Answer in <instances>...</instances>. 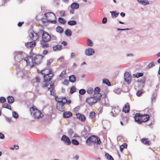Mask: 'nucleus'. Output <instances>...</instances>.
<instances>
[{
  "label": "nucleus",
  "instance_id": "a878e982",
  "mask_svg": "<svg viewBox=\"0 0 160 160\" xmlns=\"http://www.w3.org/2000/svg\"><path fill=\"white\" fill-rule=\"evenodd\" d=\"M62 48V46L61 45H55L53 47V49L54 51H59L61 50Z\"/></svg>",
  "mask_w": 160,
  "mask_h": 160
},
{
  "label": "nucleus",
  "instance_id": "423d86ee",
  "mask_svg": "<svg viewBox=\"0 0 160 160\" xmlns=\"http://www.w3.org/2000/svg\"><path fill=\"white\" fill-rule=\"evenodd\" d=\"M15 60L19 62L22 60L23 55L22 52H15L14 53Z\"/></svg>",
  "mask_w": 160,
  "mask_h": 160
},
{
  "label": "nucleus",
  "instance_id": "39448f33",
  "mask_svg": "<svg viewBox=\"0 0 160 160\" xmlns=\"http://www.w3.org/2000/svg\"><path fill=\"white\" fill-rule=\"evenodd\" d=\"M39 33H40V34H42V40L43 41L49 42L51 40V36L48 32L42 30H40Z\"/></svg>",
  "mask_w": 160,
  "mask_h": 160
},
{
  "label": "nucleus",
  "instance_id": "49530a36",
  "mask_svg": "<svg viewBox=\"0 0 160 160\" xmlns=\"http://www.w3.org/2000/svg\"><path fill=\"white\" fill-rule=\"evenodd\" d=\"M80 109V107L79 106H78L73 109V111L75 112H77L79 111Z\"/></svg>",
  "mask_w": 160,
  "mask_h": 160
},
{
  "label": "nucleus",
  "instance_id": "2f4dec72",
  "mask_svg": "<svg viewBox=\"0 0 160 160\" xmlns=\"http://www.w3.org/2000/svg\"><path fill=\"white\" fill-rule=\"evenodd\" d=\"M65 35L67 36H70L72 35V32L70 29H67L65 32Z\"/></svg>",
  "mask_w": 160,
  "mask_h": 160
},
{
  "label": "nucleus",
  "instance_id": "2eb2a0df",
  "mask_svg": "<svg viewBox=\"0 0 160 160\" xmlns=\"http://www.w3.org/2000/svg\"><path fill=\"white\" fill-rule=\"evenodd\" d=\"M47 88V89L48 90H50V91L51 94L52 95H54V84L52 83H51L49 86H47L46 87Z\"/></svg>",
  "mask_w": 160,
  "mask_h": 160
},
{
  "label": "nucleus",
  "instance_id": "bb28decb",
  "mask_svg": "<svg viewBox=\"0 0 160 160\" xmlns=\"http://www.w3.org/2000/svg\"><path fill=\"white\" fill-rule=\"evenodd\" d=\"M141 141L142 143L148 145H149L150 144V142L148 140V138H142L141 140Z\"/></svg>",
  "mask_w": 160,
  "mask_h": 160
},
{
  "label": "nucleus",
  "instance_id": "1a4fd4ad",
  "mask_svg": "<svg viewBox=\"0 0 160 160\" xmlns=\"http://www.w3.org/2000/svg\"><path fill=\"white\" fill-rule=\"evenodd\" d=\"M40 34L39 32L38 33H36L33 31L30 32L29 36L32 40L35 41L38 39Z\"/></svg>",
  "mask_w": 160,
  "mask_h": 160
},
{
  "label": "nucleus",
  "instance_id": "f03ea898",
  "mask_svg": "<svg viewBox=\"0 0 160 160\" xmlns=\"http://www.w3.org/2000/svg\"><path fill=\"white\" fill-rule=\"evenodd\" d=\"M30 111L32 116L35 119H39L43 116V114L41 111L38 110L35 107L31 108Z\"/></svg>",
  "mask_w": 160,
  "mask_h": 160
},
{
  "label": "nucleus",
  "instance_id": "ea45409f",
  "mask_svg": "<svg viewBox=\"0 0 160 160\" xmlns=\"http://www.w3.org/2000/svg\"><path fill=\"white\" fill-rule=\"evenodd\" d=\"M72 144L75 145H78L79 144V142L76 139H72Z\"/></svg>",
  "mask_w": 160,
  "mask_h": 160
},
{
  "label": "nucleus",
  "instance_id": "5701e85b",
  "mask_svg": "<svg viewBox=\"0 0 160 160\" xmlns=\"http://www.w3.org/2000/svg\"><path fill=\"white\" fill-rule=\"evenodd\" d=\"M70 7L72 9H77L79 8V4L77 2H73Z\"/></svg>",
  "mask_w": 160,
  "mask_h": 160
},
{
  "label": "nucleus",
  "instance_id": "de8ad7c7",
  "mask_svg": "<svg viewBox=\"0 0 160 160\" xmlns=\"http://www.w3.org/2000/svg\"><path fill=\"white\" fill-rule=\"evenodd\" d=\"M86 92V90L83 89H80L79 91V93L81 95L84 94Z\"/></svg>",
  "mask_w": 160,
  "mask_h": 160
},
{
  "label": "nucleus",
  "instance_id": "c756f323",
  "mask_svg": "<svg viewBox=\"0 0 160 160\" xmlns=\"http://www.w3.org/2000/svg\"><path fill=\"white\" fill-rule=\"evenodd\" d=\"M50 14H52V17H55V15L53 13L51 12H49L47 13H46L44 14V15L47 18V19H48L49 17V15Z\"/></svg>",
  "mask_w": 160,
  "mask_h": 160
},
{
  "label": "nucleus",
  "instance_id": "3c124183",
  "mask_svg": "<svg viewBox=\"0 0 160 160\" xmlns=\"http://www.w3.org/2000/svg\"><path fill=\"white\" fill-rule=\"evenodd\" d=\"M154 66V62H152L148 64L147 66V68H150Z\"/></svg>",
  "mask_w": 160,
  "mask_h": 160
},
{
  "label": "nucleus",
  "instance_id": "6e6d98bb",
  "mask_svg": "<svg viewBox=\"0 0 160 160\" xmlns=\"http://www.w3.org/2000/svg\"><path fill=\"white\" fill-rule=\"evenodd\" d=\"M95 115V113L94 112H91L90 114V117L92 118H93Z\"/></svg>",
  "mask_w": 160,
  "mask_h": 160
},
{
  "label": "nucleus",
  "instance_id": "6e6552de",
  "mask_svg": "<svg viewBox=\"0 0 160 160\" xmlns=\"http://www.w3.org/2000/svg\"><path fill=\"white\" fill-rule=\"evenodd\" d=\"M24 61L26 62L27 65L32 67L34 65L33 59L32 56H29L25 58Z\"/></svg>",
  "mask_w": 160,
  "mask_h": 160
},
{
  "label": "nucleus",
  "instance_id": "c03bdc74",
  "mask_svg": "<svg viewBox=\"0 0 160 160\" xmlns=\"http://www.w3.org/2000/svg\"><path fill=\"white\" fill-rule=\"evenodd\" d=\"M110 12L111 13L112 16H115V17H116L118 14V13H116V12H115L114 11H111Z\"/></svg>",
  "mask_w": 160,
  "mask_h": 160
},
{
  "label": "nucleus",
  "instance_id": "cd10ccee",
  "mask_svg": "<svg viewBox=\"0 0 160 160\" xmlns=\"http://www.w3.org/2000/svg\"><path fill=\"white\" fill-rule=\"evenodd\" d=\"M7 100L9 103H12L14 102V99L12 96H10L8 97Z\"/></svg>",
  "mask_w": 160,
  "mask_h": 160
},
{
  "label": "nucleus",
  "instance_id": "393cba45",
  "mask_svg": "<svg viewBox=\"0 0 160 160\" xmlns=\"http://www.w3.org/2000/svg\"><path fill=\"white\" fill-rule=\"evenodd\" d=\"M72 113L70 112H66L63 114V116L65 118H69L72 116Z\"/></svg>",
  "mask_w": 160,
  "mask_h": 160
},
{
  "label": "nucleus",
  "instance_id": "5fc2aeb1",
  "mask_svg": "<svg viewBox=\"0 0 160 160\" xmlns=\"http://www.w3.org/2000/svg\"><path fill=\"white\" fill-rule=\"evenodd\" d=\"M73 132L72 130L71 129H69L68 131V134L70 136H71Z\"/></svg>",
  "mask_w": 160,
  "mask_h": 160
},
{
  "label": "nucleus",
  "instance_id": "774afa93",
  "mask_svg": "<svg viewBox=\"0 0 160 160\" xmlns=\"http://www.w3.org/2000/svg\"><path fill=\"white\" fill-rule=\"evenodd\" d=\"M68 82L67 80H65L63 82V84L65 85H67L68 84Z\"/></svg>",
  "mask_w": 160,
  "mask_h": 160
},
{
  "label": "nucleus",
  "instance_id": "13d9d810",
  "mask_svg": "<svg viewBox=\"0 0 160 160\" xmlns=\"http://www.w3.org/2000/svg\"><path fill=\"white\" fill-rule=\"evenodd\" d=\"M143 92L142 90H140L138 91L137 92V95L139 96H140Z\"/></svg>",
  "mask_w": 160,
  "mask_h": 160
},
{
  "label": "nucleus",
  "instance_id": "4468645a",
  "mask_svg": "<svg viewBox=\"0 0 160 160\" xmlns=\"http://www.w3.org/2000/svg\"><path fill=\"white\" fill-rule=\"evenodd\" d=\"M93 92H94L93 95L94 96V97L96 98L97 97L98 98L101 99L102 95L101 94L99 93V92H100V88L98 87L95 88L94 91L93 90Z\"/></svg>",
  "mask_w": 160,
  "mask_h": 160
},
{
  "label": "nucleus",
  "instance_id": "f3484780",
  "mask_svg": "<svg viewBox=\"0 0 160 160\" xmlns=\"http://www.w3.org/2000/svg\"><path fill=\"white\" fill-rule=\"evenodd\" d=\"M149 118V116L148 114H143L141 115V119L142 122L148 121Z\"/></svg>",
  "mask_w": 160,
  "mask_h": 160
},
{
  "label": "nucleus",
  "instance_id": "4be33fe9",
  "mask_svg": "<svg viewBox=\"0 0 160 160\" xmlns=\"http://www.w3.org/2000/svg\"><path fill=\"white\" fill-rule=\"evenodd\" d=\"M137 1L141 4L145 6L149 4V2L148 0H137Z\"/></svg>",
  "mask_w": 160,
  "mask_h": 160
},
{
  "label": "nucleus",
  "instance_id": "ddd939ff",
  "mask_svg": "<svg viewBox=\"0 0 160 160\" xmlns=\"http://www.w3.org/2000/svg\"><path fill=\"white\" fill-rule=\"evenodd\" d=\"M124 79L125 81L128 83L129 84L131 81V77L130 74L127 72L125 73L124 74Z\"/></svg>",
  "mask_w": 160,
  "mask_h": 160
},
{
  "label": "nucleus",
  "instance_id": "603ef678",
  "mask_svg": "<svg viewBox=\"0 0 160 160\" xmlns=\"http://www.w3.org/2000/svg\"><path fill=\"white\" fill-rule=\"evenodd\" d=\"M6 99L4 97H1L0 98V102H6Z\"/></svg>",
  "mask_w": 160,
  "mask_h": 160
},
{
  "label": "nucleus",
  "instance_id": "7c9ffc66",
  "mask_svg": "<svg viewBox=\"0 0 160 160\" xmlns=\"http://www.w3.org/2000/svg\"><path fill=\"white\" fill-rule=\"evenodd\" d=\"M63 106L62 104L59 103L57 105V108L59 111H63L64 110V108H63Z\"/></svg>",
  "mask_w": 160,
  "mask_h": 160
},
{
  "label": "nucleus",
  "instance_id": "7ed1b4c3",
  "mask_svg": "<svg viewBox=\"0 0 160 160\" xmlns=\"http://www.w3.org/2000/svg\"><path fill=\"white\" fill-rule=\"evenodd\" d=\"M86 143L88 145H90L92 143L99 144L101 143V141L99 138L97 137L92 136L89 138L86 141Z\"/></svg>",
  "mask_w": 160,
  "mask_h": 160
},
{
  "label": "nucleus",
  "instance_id": "f8f14e48",
  "mask_svg": "<svg viewBox=\"0 0 160 160\" xmlns=\"http://www.w3.org/2000/svg\"><path fill=\"white\" fill-rule=\"evenodd\" d=\"M94 52L95 51L94 49L92 48H87L85 51V55L88 56H92L94 53Z\"/></svg>",
  "mask_w": 160,
  "mask_h": 160
},
{
  "label": "nucleus",
  "instance_id": "a19ab883",
  "mask_svg": "<svg viewBox=\"0 0 160 160\" xmlns=\"http://www.w3.org/2000/svg\"><path fill=\"white\" fill-rule=\"evenodd\" d=\"M127 144L125 143H124L123 144H122V145H121L120 146V150L121 152H122L123 150V149L126 147L127 146Z\"/></svg>",
  "mask_w": 160,
  "mask_h": 160
},
{
  "label": "nucleus",
  "instance_id": "a211bd4d",
  "mask_svg": "<svg viewBox=\"0 0 160 160\" xmlns=\"http://www.w3.org/2000/svg\"><path fill=\"white\" fill-rule=\"evenodd\" d=\"M129 105L128 102H127L123 108L122 111L125 113L128 112L129 111Z\"/></svg>",
  "mask_w": 160,
  "mask_h": 160
},
{
  "label": "nucleus",
  "instance_id": "37998d69",
  "mask_svg": "<svg viewBox=\"0 0 160 160\" xmlns=\"http://www.w3.org/2000/svg\"><path fill=\"white\" fill-rule=\"evenodd\" d=\"M87 44L89 46H93V43L92 42L90 39L88 40Z\"/></svg>",
  "mask_w": 160,
  "mask_h": 160
},
{
  "label": "nucleus",
  "instance_id": "f704fd0d",
  "mask_svg": "<svg viewBox=\"0 0 160 160\" xmlns=\"http://www.w3.org/2000/svg\"><path fill=\"white\" fill-rule=\"evenodd\" d=\"M102 82L109 86L111 85L110 82L107 79H103L102 80Z\"/></svg>",
  "mask_w": 160,
  "mask_h": 160
},
{
  "label": "nucleus",
  "instance_id": "f257e3e1",
  "mask_svg": "<svg viewBox=\"0 0 160 160\" xmlns=\"http://www.w3.org/2000/svg\"><path fill=\"white\" fill-rule=\"evenodd\" d=\"M48 71V72L45 73L44 72V70L41 71L40 72L42 74L44 75V83L42 85V87L43 88H45L47 86H49L50 84L49 83L48 84V82L50 81L52 78L53 76V74L51 73V71L49 69H47Z\"/></svg>",
  "mask_w": 160,
  "mask_h": 160
},
{
  "label": "nucleus",
  "instance_id": "b1692460",
  "mask_svg": "<svg viewBox=\"0 0 160 160\" xmlns=\"http://www.w3.org/2000/svg\"><path fill=\"white\" fill-rule=\"evenodd\" d=\"M71 102V101L70 100H67L65 98H62V101L61 102V104H62V105H64L66 103H67L68 104H69Z\"/></svg>",
  "mask_w": 160,
  "mask_h": 160
},
{
  "label": "nucleus",
  "instance_id": "79ce46f5",
  "mask_svg": "<svg viewBox=\"0 0 160 160\" xmlns=\"http://www.w3.org/2000/svg\"><path fill=\"white\" fill-rule=\"evenodd\" d=\"M53 60L52 59H50L48 60L47 63V66L49 67L51 64V63L53 62Z\"/></svg>",
  "mask_w": 160,
  "mask_h": 160
},
{
  "label": "nucleus",
  "instance_id": "72a5a7b5",
  "mask_svg": "<svg viewBox=\"0 0 160 160\" xmlns=\"http://www.w3.org/2000/svg\"><path fill=\"white\" fill-rule=\"evenodd\" d=\"M143 75V74L142 73L138 72L137 73L133 74V76L134 77L138 78L139 77H142Z\"/></svg>",
  "mask_w": 160,
  "mask_h": 160
},
{
  "label": "nucleus",
  "instance_id": "20e7f679",
  "mask_svg": "<svg viewBox=\"0 0 160 160\" xmlns=\"http://www.w3.org/2000/svg\"><path fill=\"white\" fill-rule=\"evenodd\" d=\"M100 99L97 97H95L93 95V97L87 98L86 99V101L91 106L96 103L98 101H99Z\"/></svg>",
  "mask_w": 160,
  "mask_h": 160
},
{
  "label": "nucleus",
  "instance_id": "9b49d317",
  "mask_svg": "<svg viewBox=\"0 0 160 160\" xmlns=\"http://www.w3.org/2000/svg\"><path fill=\"white\" fill-rule=\"evenodd\" d=\"M61 140L64 143L68 145H70L71 142L70 140L67 136L65 135H63L61 138Z\"/></svg>",
  "mask_w": 160,
  "mask_h": 160
},
{
  "label": "nucleus",
  "instance_id": "8fccbe9b",
  "mask_svg": "<svg viewBox=\"0 0 160 160\" xmlns=\"http://www.w3.org/2000/svg\"><path fill=\"white\" fill-rule=\"evenodd\" d=\"M62 99V98H60L57 96L55 97L56 100L58 102H59L60 103H61Z\"/></svg>",
  "mask_w": 160,
  "mask_h": 160
},
{
  "label": "nucleus",
  "instance_id": "e433bc0d",
  "mask_svg": "<svg viewBox=\"0 0 160 160\" xmlns=\"http://www.w3.org/2000/svg\"><path fill=\"white\" fill-rule=\"evenodd\" d=\"M105 158L108 160H113V158L111 156L109 155L108 153H106L105 155Z\"/></svg>",
  "mask_w": 160,
  "mask_h": 160
},
{
  "label": "nucleus",
  "instance_id": "9d476101",
  "mask_svg": "<svg viewBox=\"0 0 160 160\" xmlns=\"http://www.w3.org/2000/svg\"><path fill=\"white\" fill-rule=\"evenodd\" d=\"M44 56L42 55H37L34 57L33 62L34 64H38L41 63Z\"/></svg>",
  "mask_w": 160,
  "mask_h": 160
},
{
  "label": "nucleus",
  "instance_id": "dca6fc26",
  "mask_svg": "<svg viewBox=\"0 0 160 160\" xmlns=\"http://www.w3.org/2000/svg\"><path fill=\"white\" fill-rule=\"evenodd\" d=\"M141 115L139 113H137L135 114L134 117L135 121L138 123H142L141 119Z\"/></svg>",
  "mask_w": 160,
  "mask_h": 160
},
{
  "label": "nucleus",
  "instance_id": "a18cd8bd",
  "mask_svg": "<svg viewBox=\"0 0 160 160\" xmlns=\"http://www.w3.org/2000/svg\"><path fill=\"white\" fill-rule=\"evenodd\" d=\"M12 116L14 118L17 119L18 118V114L15 112L13 111L12 112Z\"/></svg>",
  "mask_w": 160,
  "mask_h": 160
},
{
  "label": "nucleus",
  "instance_id": "bf43d9fd",
  "mask_svg": "<svg viewBox=\"0 0 160 160\" xmlns=\"http://www.w3.org/2000/svg\"><path fill=\"white\" fill-rule=\"evenodd\" d=\"M35 80L36 82L37 83L39 82L41 80L40 78L38 76H37L36 77Z\"/></svg>",
  "mask_w": 160,
  "mask_h": 160
},
{
  "label": "nucleus",
  "instance_id": "052dcab7",
  "mask_svg": "<svg viewBox=\"0 0 160 160\" xmlns=\"http://www.w3.org/2000/svg\"><path fill=\"white\" fill-rule=\"evenodd\" d=\"M121 89L119 88H118L117 89L115 90V93H117L118 94H119L121 92Z\"/></svg>",
  "mask_w": 160,
  "mask_h": 160
},
{
  "label": "nucleus",
  "instance_id": "09e8293b",
  "mask_svg": "<svg viewBox=\"0 0 160 160\" xmlns=\"http://www.w3.org/2000/svg\"><path fill=\"white\" fill-rule=\"evenodd\" d=\"M76 90V88L74 87H72L70 89V92L71 93H72L75 92Z\"/></svg>",
  "mask_w": 160,
  "mask_h": 160
},
{
  "label": "nucleus",
  "instance_id": "473e14b6",
  "mask_svg": "<svg viewBox=\"0 0 160 160\" xmlns=\"http://www.w3.org/2000/svg\"><path fill=\"white\" fill-rule=\"evenodd\" d=\"M68 23L71 26L75 25L77 24V22L74 20H70L68 22Z\"/></svg>",
  "mask_w": 160,
  "mask_h": 160
},
{
  "label": "nucleus",
  "instance_id": "e2e57ef3",
  "mask_svg": "<svg viewBox=\"0 0 160 160\" xmlns=\"http://www.w3.org/2000/svg\"><path fill=\"white\" fill-rule=\"evenodd\" d=\"M130 29H131L129 28H124V29H120L119 28H117V30L118 31H119V30L123 31V30H130Z\"/></svg>",
  "mask_w": 160,
  "mask_h": 160
},
{
  "label": "nucleus",
  "instance_id": "aec40b11",
  "mask_svg": "<svg viewBox=\"0 0 160 160\" xmlns=\"http://www.w3.org/2000/svg\"><path fill=\"white\" fill-rule=\"evenodd\" d=\"M35 44L36 43L35 42L32 41L25 43V44L27 48H29L34 47L35 46Z\"/></svg>",
  "mask_w": 160,
  "mask_h": 160
},
{
  "label": "nucleus",
  "instance_id": "69168bd1",
  "mask_svg": "<svg viewBox=\"0 0 160 160\" xmlns=\"http://www.w3.org/2000/svg\"><path fill=\"white\" fill-rule=\"evenodd\" d=\"M5 136L4 134H2V133L0 132V138L1 139H3L4 138Z\"/></svg>",
  "mask_w": 160,
  "mask_h": 160
},
{
  "label": "nucleus",
  "instance_id": "58836bf2",
  "mask_svg": "<svg viewBox=\"0 0 160 160\" xmlns=\"http://www.w3.org/2000/svg\"><path fill=\"white\" fill-rule=\"evenodd\" d=\"M87 92L88 94H91L93 92V89L91 88H89L87 89Z\"/></svg>",
  "mask_w": 160,
  "mask_h": 160
},
{
  "label": "nucleus",
  "instance_id": "6ab92c4d",
  "mask_svg": "<svg viewBox=\"0 0 160 160\" xmlns=\"http://www.w3.org/2000/svg\"><path fill=\"white\" fill-rule=\"evenodd\" d=\"M76 115L77 117L80 120L82 121H84L85 120L86 118L83 115L79 113L76 114Z\"/></svg>",
  "mask_w": 160,
  "mask_h": 160
},
{
  "label": "nucleus",
  "instance_id": "c85d7f7f",
  "mask_svg": "<svg viewBox=\"0 0 160 160\" xmlns=\"http://www.w3.org/2000/svg\"><path fill=\"white\" fill-rule=\"evenodd\" d=\"M76 77L75 75H72L69 77V81L71 82H74L76 80Z\"/></svg>",
  "mask_w": 160,
  "mask_h": 160
},
{
  "label": "nucleus",
  "instance_id": "4c0bfd02",
  "mask_svg": "<svg viewBox=\"0 0 160 160\" xmlns=\"http://www.w3.org/2000/svg\"><path fill=\"white\" fill-rule=\"evenodd\" d=\"M58 22L62 24H65L66 21L62 18H59L58 19Z\"/></svg>",
  "mask_w": 160,
  "mask_h": 160
},
{
  "label": "nucleus",
  "instance_id": "0e129e2a",
  "mask_svg": "<svg viewBox=\"0 0 160 160\" xmlns=\"http://www.w3.org/2000/svg\"><path fill=\"white\" fill-rule=\"evenodd\" d=\"M107 21V18H104L102 20V22L103 24H105Z\"/></svg>",
  "mask_w": 160,
  "mask_h": 160
},
{
  "label": "nucleus",
  "instance_id": "412c9836",
  "mask_svg": "<svg viewBox=\"0 0 160 160\" xmlns=\"http://www.w3.org/2000/svg\"><path fill=\"white\" fill-rule=\"evenodd\" d=\"M48 41H43L42 40L40 42L41 45L43 48H47L49 47Z\"/></svg>",
  "mask_w": 160,
  "mask_h": 160
},
{
  "label": "nucleus",
  "instance_id": "680f3d73",
  "mask_svg": "<svg viewBox=\"0 0 160 160\" xmlns=\"http://www.w3.org/2000/svg\"><path fill=\"white\" fill-rule=\"evenodd\" d=\"M9 105L8 104L5 103H4L3 104V105L2 106V107L3 108H7Z\"/></svg>",
  "mask_w": 160,
  "mask_h": 160
},
{
  "label": "nucleus",
  "instance_id": "0eeeda50",
  "mask_svg": "<svg viewBox=\"0 0 160 160\" xmlns=\"http://www.w3.org/2000/svg\"><path fill=\"white\" fill-rule=\"evenodd\" d=\"M112 110L110 113V114L113 117H116L120 112V110L118 108V106H117L116 107H112Z\"/></svg>",
  "mask_w": 160,
  "mask_h": 160
},
{
  "label": "nucleus",
  "instance_id": "c9c22d12",
  "mask_svg": "<svg viewBox=\"0 0 160 160\" xmlns=\"http://www.w3.org/2000/svg\"><path fill=\"white\" fill-rule=\"evenodd\" d=\"M56 31L60 33H62L63 32V30L62 28L58 26L56 28Z\"/></svg>",
  "mask_w": 160,
  "mask_h": 160
},
{
  "label": "nucleus",
  "instance_id": "4d7b16f0",
  "mask_svg": "<svg viewBox=\"0 0 160 160\" xmlns=\"http://www.w3.org/2000/svg\"><path fill=\"white\" fill-rule=\"evenodd\" d=\"M65 11L62 10L60 12V14L62 16L64 17L65 15Z\"/></svg>",
  "mask_w": 160,
  "mask_h": 160
},
{
  "label": "nucleus",
  "instance_id": "864d4df0",
  "mask_svg": "<svg viewBox=\"0 0 160 160\" xmlns=\"http://www.w3.org/2000/svg\"><path fill=\"white\" fill-rule=\"evenodd\" d=\"M5 119L8 122H10L12 121V118L10 117H5Z\"/></svg>",
  "mask_w": 160,
  "mask_h": 160
},
{
  "label": "nucleus",
  "instance_id": "338daca9",
  "mask_svg": "<svg viewBox=\"0 0 160 160\" xmlns=\"http://www.w3.org/2000/svg\"><path fill=\"white\" fill-rule=\"evenodd\" d=\"M65 74H66V72L64 71H62L61 72V73L60 75V76L62 77H63V75Z\"/></svg>",
  "mask_w": 160,
  "mask_h": 160
}]
</instances>
